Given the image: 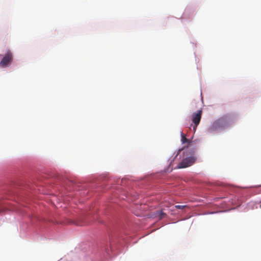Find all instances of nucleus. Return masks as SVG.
Segmentation results:
<instances>
[{
    "instance_id": "7",
    "label": "nucleus",
    "mask_w": 261,
    "mask_h": 261,
    "mask_svg": "<svg viewBox=\"0 0 261 261\" xmlns=\"http://www.w3.org/2000/svg\"><path fill=\"white\" fill-rule=\"evenodd\" d=\"M165 215H166V214L164 213H163L162 211H161L160 212L159 216H160V219L163 218Z\"/></svg>"
},
{
    "instance_id": "3",
    "label": "nucleus",
    "mask_w": 261,
    "mask_h": 261,
    "mask_svg": "<svg viewBox=\"0 0 261 261\" xmlns=\"http://www.w3.org/2000/svg\"><path fill=\"white\" fill-rule=\"evenodd\" d=\"M195 158L193 156L187 158L182 160L176 168H184L191 166L195 161Z\"/></svg>"
},
{
    "instance_id": "1",
    "label": "nucleus",
    "mask_w": 261,
    "mask_h": 261,
    "mask_svg": "<svg viewBox=\"0 0 261 261\" xmlns=\"http://www.w3.org/2000/svg\"><path fill=\"white\" fill-rule=\"evenodd\" d=\"M13 60V55L10 50H8L0 62V67H6L10 65Z\"/></svg>"
},
{
    "instance_id": "4",
    "label": "nucleus",
    "mask_w": 261,
    "mask_h": 261,
    "mask_svg": "<svg viewBox=\"0 0 261 261\" xmlns=\"http://www.w3.org/2000/svg\"><path fill=\"white\" fill-rule=\"evenodd\" d=\"M181 141L183 144L190 142V140L187 139V138L186 137V135L182 132H181Z\"/></svg>"
},
{
    "instance_id": "2",
    "label": "nucleus",
    "mask_w": 261,
    "mask_h": 261,
    "mask_svg": "<svg viewBox=\"0 0 261 261\" xmlns=\"http://www.w3.org/2000/svg\"><path fill=\"white\" fill-rule=\"evenodd\" d=\"M202 113V110H198L196 113H193L192 115V120L193 123L194 124L193 126V130L194 132H195L196 128L200 122Z\"/></svg>"
},
{
    "instance_id": "5",
    "label": "nucleus",
    "mask_w": 261,
    "mask_h": 261,
    "mask_svg": "<svg viewBox=\"0 0 261 261\" xmlns=\"http://www.w3.org/2000/svg\"><path fill=\"white\" fill-rule=\"evenodd\" d=\"M217 125H218L217 122L214 123L213 126L211 128H209L208 132H211V133L214 130L215 127H216Z\"/></svg>"
},
{
    "instance_id": "8",
    "label": "nucleus",
    "mask_w": 261,
    "mask_h": 261,
    "mask_svg": "<svg viewBox=\"0 0 261 261\" xmlns=\"http://www.w3.org/2000/svg\"><path fill=\"white\" fill-rule=\"evenodd\" d=\"M260 207L261 208V204H260Z\"/></svg>"
},
{
    "instance_id": "6",
    "label": "nucleus",
    "mask_w": 261,
    "mask_h": 261,
    "mask_svg": "<svg viewBox=\"0 0 261 261\" xmlns=\"http://www.w3.org/2000/svg\"><path fill=\"white\" fill-rule=\"evenodd\" d=\"M186 206V205H176L175 206V207L177 209H183Z\"/></svg>"
}]
</instances>
